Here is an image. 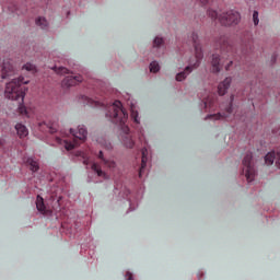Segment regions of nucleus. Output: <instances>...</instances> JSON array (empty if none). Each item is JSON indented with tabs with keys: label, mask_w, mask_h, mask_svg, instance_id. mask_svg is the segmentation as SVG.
Here are the masks:
<instances>
[{
	"label": "nucleus",
	"mask_w": 280,
	"mask_h": 280,
	"mask_svg": "<svg viewBox=\"0 0 280 280\" xmlns=\"http://www.w3.org/2000/svg\"><path fill=\"white\" fill-rule=\"evenodd\" d=\"M107 112L105 116L115 125H119L120 129L124 132L122 142L127 149H133L135 141L132 140V136L129 135V127L126 125L127 118L129 114L125 109H122V104L120 101H115L113 104L107 105L105 107Z\"/></svg>",
	"instance_id": "1"
},
{
	"label": "nucleus",
	"mask_w": 280,
	"mask_h": 280,
	"mask_svg": "<svg viewBox=\"0 0 280 280\" xmlns=\"http://www.w3.org/2000/svg\"><path fill=\"white\" fill-rule=\"evenodd\" d=\"M28 80H25V78H14L12 81L7 83V88L4 89V96L8 100L19 102V114L22 116L28 117V112L26 110V107L23 104V100L25 98V92L26 88L25 85L28 84Z\"/></svg>",
	"instance_id": "2"
},
{
	"label": "nucleus",
	"mask_w": 280,
	"mask_h": 280,
	"mask_svg": "<svg viewBox=\"0 0 280 280\" xmlns=\"http://www.w3.org/2000/svg\"><path fill=\"white\" fill-rule=\"evenodd\" d=\"M189 38L195 48V62L189 61V66H187L183 72L176 74V81L178 82H183V80H186L187 75H189L194 69L200 67V62L203 59V51L201 50L200 42L198 39V33H191Z\"/></svg>",
	"instance_id": "3"
},
{
	"label": "nucleus",
	"mask_w": 280,
	"mask_h": 280,
	"mask_svg": "<svg viewBox=\"0 0 280 280\" xmlns=\"http://www.w3.org/2000/svg\"><path fill=\"white\" fill-rule=\"evenodd\" d=\"M208 16L213 22L219 21V23L223 26L237 25L241 22V14L234 10L219 14L215 10L209 9Z\"/></svg>",
	"instance_id": "4"
},
{
	"label": "nucleus",
	"mask_w": 280,
	"mask_h": 280,
	"mask_svg": "<svg viewBox=\"0 0 280 280\" xmlns=\"http://www.w3.org/2000/svg\"><path fill=\"white\" fill-rule=\"evenodd\" d=\"M70 139H60L57 138V143H60L65 145V149L67 151H71L75 149L80 143H83L86 139V129L84 126H79L78 131H74L73 129H70Z\"/></svg>",
	"instance_id": "5"
},
{
	"label": "nucleus",
	"mask_w": 280,
	"mask_h": 280,
	"mask_svg": "<svg viewBox=\"0 0 280 280\" xmlns=\"http://www.w3.org/2000/svg\"><path fill=\"white\" fill-rule=\"evenodd\" d=\"M243 173H245L247 183H253L256 176V170L254 168L253 153L250 152L243 159Z\"/></svg>",
	"instance_id": "6"
},
{
	"label": "nucleus",
	"mask_w": 280,
	"mask_h": 280,
	"mask_svg": "<svg viewBox=\"0 0 280 280\" xmlns=\"http://www.w3.org/2000/svg\"><path fill=\"white\" fill-rule=\"evenodd\" d=\"M217 47L220 49V52H221L220 59H223V62H224V59L228 60V58L224 57L225 54H229L228 57L234 56V54H237V52H234L233 45L230 44V40H228L225 36H221L220 39L217 40Z\"/></svg>",
	"instance_id": "7"
},
{
	"label": "nucleus",
	"mask_w": 280,
	"mask_h": 280,
	"mask_svg": "<svg viewBox=\"0 0 280 280\" xmlns=\"http://www.w3.org/2000/svg\"><path fill=\"white\" fill-rule=\"evenodd\" d=\"M233 102H234V96H231V102L229 103L228 107L224 109L225 112L219 113V114H210L206 119H212L214 121L217 120H231V116L233 115Z\"/></svg>",
	"instance_id": "8"
},
{
	"label": "nucleus",
	"mask_w": 280,
	"mask_h": 280,
	"mask_svg": "<svg viewBox=\"0 0 280 280\" xmlns=\"http://www.w3.org/2000/svg\"><path fill=\"white\" fill-rule=\"evenodd\" d=\"M18 70L15 69V66L12 65L11 59H4L3 60V66L1 67V79L8 80L12 79Z\"/></svg>",
	"instance_id": "9"
},
{
	"label": "nucleus",
	"mask_w": 280,
	"mask_h": 280,
	"mask_svg": "<svg viewBox=\"0 0 280 280\" xmlns=\"http://www.w3.org/2000/svg\"><path fill=\"white\" fill-rule=\"evenodd\" d=\"M82 80L83 79L81 75H68L63 79V81H61V85H63L65 88H71L80 84Z\"/></svg>",
	"instance_id": "10"
},
{
	"label": "nucleus",
	"mask_w": 280,
	"mask_h": 280,
	"mask_svg": "<svg viewBox=\"0 0 280 280\" xmlns=\"http://www.w3.org/2000/svg\"><path fill=\"white\" fill-rule=\"evenodd\" d=\"M223 65H224V61L223 59H220V55H217V54L212 55V61H211L212 68H210L211 72L219 73Z\"/></svg>",
	"instance_id": "11"
},
{
	"label": "nucleus",
	"mask_w": 280,
	"mask_h": 280,
	"mask_svg": "<svg viewBox=\"0 0 280 280\" xmlns=\"http://www.w3.org/2000/svg\"><path fill=\"white\" fill-rule=\"evenodd\" d=\"M275 160L277 168H280V152H278L277 154L275 152H269L268 154H266L265 164L270 166L275 163Z\"/></svg>",
	"instance_id": "12"
},
{
	"label": "nucleus",
	"mask_w": 280,
	"mask_h": 280,
	"mask_svg": "<svg viewBox=\"0 0 280 280\" xmlns=\"http://www.w3.org/2000/svg\"><path fill=\"white\" fill-rule=\"evenodd\" d=\"M231 82H232L231 78H226L224 79L223 82L219 84V95L222 96L226 94L228 89H230Z\"/></svg>",
	"instance_id": "13"
},
{
	"label": "nucleus",
	"mask_w": 280,
	"mask_h": 280,
	"mask_svg": "<svg viewBox=\"0 0 280 280\" xmlns=\"http://www.w3.org/2000/svg\"><path fill=\"white\" fill-rule=\"evenodd\" d=\"M141 154H142V159H141V168H139V178L142 177V173L144 172V168L148 163V149L145 148L142 149Z\"/></svg>",
	"instance_id": "14"
},
{
	"label": "nucleus",
	"mask_w": 280,
	"mask_h": 280,
	"mask_svg": "<svg viewBox=\"0 0 280 280\" xmlns=\"http://www.w3.org/2000/svg\"><path fill=\"white\" fill-rule=\"evenodd\" d=\"M15 130L16 136H19L20 139L26 138V136H28V129L25 127V125L16 124Z\"/></svg>",
	"instance_id": "15"
},
{
	"label": "nucleus",
	"mask_w": 280,
	"mask_h": 280,
	"mask_svg": "<svg viewBox=\"0 0 280 280\" xmlns=\"http://www.w3.org/2000/svg\"><path fill=\"white\" fill-rule=\"evenodd\" d=\"M97 158L102 161V163L105 165V167L109 170H115L116 163L110 160H105L103 151H98Z\"/></svg>",
	"instance_id": "16"
},
{
	"label": "nucleus",
	"mask_w": 280,
	"mask_h": 280,
	"mask_svg": "<svg viewBox=\"0 0 280 280\" xmlns=\"http://www.w3.org/2000/svg\"><path fill=\"white\" fill-rule=\"evenodd\" d=\"M35 207L37 208L38 212H40L42 214H48V210L45 207L43 197L37 196V200L35 201Z\"/></svg>",
	"instance_id": "17"
},
{
	"label": "nucleus",
	"mask_w": 280,
	"mask_h": 280,
	"mask_svg": "<svg viewBox=\"0 0 280 280\" xmlns=\"http://www.w3.org/2000/svg\"><path fill=\"white\" fill-rule=\"evenodd\" d=\"M215 98L214 96H208V98H202L205 108H212L214 106Z\"/></svg>",
	"instance_id": "18"
},
{
	"label": "nucleus",
	"mask_w": 280,
	"mask_h": 280,
	"mask_svg": "<svg viewBox=\"0 0 280 280\" xmlns=\"http://www.w3.org/2000/svg\"><path fill=\"white\" fill-rule=\"evenodd\" d=\"M35 25L42 27V30H46L48 26V22L47 20H45V18H38L37 20H35Z\"/></svg>",
	"instance_id": "19"
},
{
	"label": "nucleus",
	"mask_w": 280,
	"mask_h": 280,
	"mask_svg": "<svg viewBox=\"0 0 280 280\" xmlns=\"http://www.w3.org/2000/svg\"><path fill=\"white\" fill-rule=\"evenodd\" d=\"M27 164H30V170L33 172H37L39 170V164H37L33 159H28Z\"/></svg>",
	"instance_id": "20"
},
{
	"label": "nucleus",
	"mask_w": 280,
	"mask_h": 280,
	"mask_svg": "<svg viewBox=\"0 0 280 280\" xmlns=\"http://www.w3.org/2000/svg\"><path fill=\"white\" fill-rule=\"evenodd\" d=\"M91 170H93V172H96L98 177H105V173L97 166V164L91 165Z\"/></svg>",
	"instance_id": "21"
},
{
	"label": "nucleus",
	"mask_w": 280,
	"mask_h": 280,
	"mask_svg": "<svg viewBox=\"0 0 280 280\" xmlns=\"http://www.w3.org/2000/svg\"><path fill=\"white\" fill-rule=\"evenodd\" d=\"M160 71V65L158 61H152V63H150V72L152 73H156Z\"/></svg>",
	"instance_id": "22"
},
{
	"label": "nucleus",
	"mask_w": 280,
	"mask_h": 280,
	"mask_svg": "<svg viewBox=\"0 0 280 280\" xmlns=\"http://www.w3.org/2000/svg\"><path fill=\"white\" fill-rule=\"evenodd\" d=\"M86 102V104H89L90 106H100V102L97 101H93L92 98H89L88 96L83 97Z\"/></svg>",
	"instance_id": "23"
},
{
	"label": "nucleus",
	"mask_w": 280,
	"mask_h": 280,
	"mask_svg": "<svg viewBox=\"0 0 280 280\" xmlns=\"http://www.w3.org/2000/svg\"><path fill=\"white\" fill-rule=\"evenodd\" d=\"M9 12L15 13L16 15L23 14V12L21 11V9H19V7H16V5H14V7H9Z\"/></svg>",
	"instance_id": "24"
},
{
	"label": "nucleus",
	"mask_w": 280,
	"mask_h": 280,
	"mask_svg": "<svg viewBox=\"0 0 280 280\" xmlns=\"http://www.w3.org/2000/svg\"><path fill=\"white\" fill-rule=\"evenodd\" d=\"M56 72L57 74L66 75V74H69V69L60 67V68H57Z\"/></svg>",
	"instance_id": "25"
},
{
	"label": "nucleus",
	"mask_w": 280,
	"mask_h": 280,
	"mask_svg": "<svg viewBox=\"0 0 280 280\" xmlns=\"http://www.w3.org/2000/svg\"><path fill=\"white\" fill-rule=\"evenodd\" d=\"M47 127H48L49 132H51V133L58 132V125L48 124Z\"/></svg>",
	"instance_id": "26"
},
{
	"label": "nucleus",
	"mask_w": 280,
	"mask_h": 280,
	"mask_svg": "<svg viewBox=\"0 0 280 280\" xmlns=\"http://www.w3.org/2000/svg\"><path fill=\"white\" fill-rule=\"evenodd\" d=\"M253 22H254V25H259V12L257 11H254L253 13Z\"/></svg>",
	"instance_id": "27"
},
{
	"label": "nucleus",
	"mask_w": 280,
	"mask_h": 280,
	"mask_svg": "<svg viewBox=\"0 0 280 280\" xmlns=\"http://www.w3.org/2000/svg\"><path fill=\"white\" fill-rule=\"evenodd\" d=\"M23 69L26 71H34L36 67L33 63H26L23 66Z\"/></svg>",
	"instance_id": "28"
},
{
	"label": "nucleus",
	"mask_w": 280,
	"mask_h": 280,
	"mask_svg": "<svg viewBox=\"0 0 280 280\" xmlns=\"http://www.w3.org/2000/svg\"><path fill=\"white\" fill-rule=\"evenodd\" d=\"M163 45V38L156 37L155 40H153V47H160Z\"/></svg>",
	"instance_id": "29"
},
{
	"label": "nucleus",
	"mask_w": 280,
	"mask_h": 280,
	"mask_svg": "<svg viewBox=\"0 0 280 280\" xmlns=\"http://www.w3.org/2000/svg\"><path fill=\"white\" fill-rule=\"evenodd\" d=\"M131 118L136 124H140V120H138V112L131 110Z\"/></svg>",
	"instance_id": "30"
},
{
	"label": "nucleus",
	"mask_w": 280,
	"mask_h": 280,
	"mask_svg": "<svg viewBox=\"0 0 280 280\" xmlns=\"http://www.w3.org/2000/svg\"><path fill=\"white\" fill-rule=\"evenodd\" d=\"M242 54H243V56L248 54V46L245 45V48L242 49Z\"/></svg>",
	"instance_id": "31"
},
{
	"label": "nucleus",
	"mask_w": 280,
	"mask_h": 280,
	"mask_svg": "<svg viewBox=\"0 0 280 280\" xmlns=\"http://www.w3.org/2000/svg\"><path fill=\"white\" fill-rule=\"evenodd\" d=\"M126 277H127V280H133V276L130 272H127Z\"/></svg>",
	"instance_id": "32"
},
{
	"label": "nucleus",
	"mask_w": 280,
	"mask_h": 280,
	"mask_svg": "<svg viewBox=\"0 0 280 280\" xmlns=\"http://www.w3.org/2000/svg\"><path fill=\"white\" fill-rule=\"evenodd\" d=\"M199 2H201L202 5H207L209 3V0H198Z\"/></svg>",
	"instance_id": "33"
},
{
	"label": "nucleus",
	"mask_w": 280,
	"mask_h": 280,
	"mask_svg": "<svg viewBox=\"0 0 280 280\" xmlns=\"http://www.w3.org/2000/svg\"><path fill=\"white\" fill-rule=\"evenodd\" d=\"M233 65V61H229V63L224 67L228 70H230V67Z\"/></svg>",
	"instance_id": "34"
},
{
	"label": "nucleus",
	"mask_w": 280,
	"mask_h": 280,
	"mask_svg": "<svg viewBox=\"0 0 280 280\" xmlns=\"http://www.w3.org/2000/svg\"><path fill=\"white\" fill-rule=\"evenodd\" d=\"M271 62H272V63L276 62V56L272 57Z\"/></svg>",
	"instance_id": "35"
},
{
	"label": "nucleus",
	"mask_w": 280,
	"mask_h": 280,
	"mask_svg": "<svg viewBox=\"0 0 280 280\" xmlns=\"http://www.w3.org/2000/svg\"><path fill=\"white\" fill-rule=\"evenodd\" d=\"M107 149L110 150L112 149V144H108Z\"/></svg>",
	"instance_id": "36"
}]
</instances>
